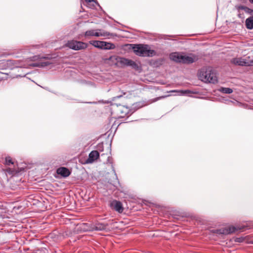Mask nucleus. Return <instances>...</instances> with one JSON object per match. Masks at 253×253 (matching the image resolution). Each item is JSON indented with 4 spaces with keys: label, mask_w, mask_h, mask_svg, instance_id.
<instances>
[{
    "label": "nucleus",
    "mask_w": 253,
    "mask_h": 253,
    "mask_svg": "<svg viewBox=\"0 0 253 253\" xmlns=\"http://www.w3.org/2000/svg\"><path fill=\"white\" fill-rule=\"evenodd\" d=\"M169 58L175 62L183 64L193 63L199 59L198 55L194 54H184L179 52L171 53Z\"/></svg>",
    "instance_id": "nucleus-1"
},
{
    "label": "nucleus",
    "mask_w": 253,
    "mask_h": 253,
    "mask_svg": "<svg viewBox=\"0 0 253 253\" xmlns=\"http://www.w3.org/2000/svg\"><path fill=\"white\" fill-rule=\"evenodd\" d=\"M134 53L140 56H153L156 55V51L150 49L148 45L130 44Z\"/></svg>",
    "instance_id": "nucleus-2"
},
{
    "label": "nucleus",
    "mask_w": 253,
    "mask_h": 253,
    "mask_svg": "<svg viewBox=\"0 0 253 253\" xmlns=\"http://www.w3.org/2000/svg\"><path fill=\"white\" fill-rule=\"evenodd\" d=\"M199 79H215L216 73L211 67H204L198 71Z\"/></svg>",
    "instance_id": "nucleus-3"
},
{
    "label": "nucleus",
    "mask_w": 253,
    "mask_h": 253,
    "mask_svg": "<svg viewBox=\"0 0 253 253\" xmlns=\"http://www.w3.org/2000/svg\"><path fill=\"white\" fill-rule=\"evenodd\" d=\"M89 43L95 47L101 49L109 50L113 49L115 48V45L114 43L108 42L104 41H90Z\"/></svg>",
    "instance_id": "nucleus-4"
},
{
    "label": "nucleus",
    "mask_w": 253,
    "mask_h": 253,
    "mask_svg": "<svg viewBox=\"0 0 253 253\" xmlns=\"http://www.w3.org/2000/svg\"><path fill=\"white\" fill-rule=\"evenodd\" d=\"M231 63L235 65L250 66L253 65V59L248 56L245 58H234L231 59Z\"/></svg>",
    "instance_id": "nucleus-5"
},
{
    "label": "nucleus",
    "mask_w": 253,
    "mask_h": 253,
    "mask_svg": "<svg viewBox=\"0 0 253 253\" xmlns=\"http://www.w3.org/2000/svg\"><path fill=\"white\" fill-rule=\"evenodd\" d=\"M113 34L101 29L90 30L85 32L84 36L88 37L90 36L108 37L112 36Z\"/></svg>",
    "instance_id": "nucleus-6"
},
{
    "label": "nucleus",
    "mask_w": 253,
    "mask_h": 253,
    "mask_svg": "<svg viewBox=\"0 0 253 253\" xmlns=\"http://www.w3.org/2000/svg\"><path fill=\"white\" fill-rule=\"evenodd\" d=\"M66 46L71 49L75 50H79L85 49L87 47V43L77 41H70L66 44Z\"/></svg>",
    "instance_id": "nucleus-7"
},
{
    "label": "nucleus",
    "mask_w": 253,
    "mask_h": 253,
    "mask_svg": "<svg viewBox=\"0 0 253 253\" xmlns=\"http://www.w3.org/2000/svg\"><path fill=\"white\" fill-rule=\"evenodd\" d=\"M116 65L119 67L131 66L134 68L137 67L136 63L130 59L122 57H117L116 58Z\"/></svg>",
    "instance_id": "nucleus-8"
},
{
    "label": "nucleus",
    "mask_w": 253,
    "mask_h": 253,
    "mask_svg": "<svg viewBox=\"0 0 253 253\" xmlns=\"http://www.w3.org/2000/svg\"><path fill=\"white\" fill-rule=\"evenodd\" d=\"M50 61L45 58H42L39 61L29 64L32 67H44L50 65Z\"/></svg>",
    "instance_id": "nucleus-9"
},
{
    "label": "nucleus",
    "mask_w": 253,
    "mask_h": 253,
    "mask_svg": "<svg viewBox=\"0 0 253 253\" xmlns=\"http://www.w3.org/2000/svg\"><path fill=\"white\" fill-rule=\"evenodd\" d=\"M110 206L112 209L115 210L119 213H122L124 211V208L122 203L117 200L113 201L111 204Z\"/></svg>",
    "instance_id": "nucleus-10"
},
{
    "label": "nucleus",
    "mask_w": 253,
    "mask_h": 253,
    "mask_svg": "<svg viewBox=\"0 0 253 253\" xmlns=\"http://www.w3.org/2000/svg\"><path fill=\"white\" fill-rule=\"evenodd\" d=\"M129 111L130 110L128 107L121 105L118 106L117 110V113L121 118L125 117L129 113Z\"/></svg>",
    "instance_id": "nucleus-11"
},
{
    "label": "nucleus",
    "mask_w": 253,
    "mask_h": 253,
    "mask_svg": "<svg viewBox=\"0 0 253 253\" xmlns=\"http://www.w3.org/2000/svg\"><path fill=\"white\" fill-rule=\"evenodd\" d=\"M99 156V153L97 151H92L89 154L88 158L86 160L87 164L92 163L97 160Z\"/></svg>",
    "instance_id": "nucleus-12"
},
{
    "label": "nucleus",
    "mask_w": 253,
    "mask_h": 253,
    "mask_svg": "<svg viewBox=\"0 0 253 253\" xmlns=\"http://www.w3.org/2000/svg\"><path fill=\"white\" fill-rule=\"evenodd\" d=\"M108 224L103 223H97L95 225H93L89 229L91 231H101L106 229Z\"/></svg>",
    "instance_id": "nucleus-13"
},
{
    "label": "nucleus",
    "mask_w": 253,
    "mask_h": 253,
    "mask_svg": "<svg viewBox=\"0 0 253 253\" xmlns=\"http://www.w3.org/2000/svg\"><path fill=\"white\" fill-rule=\"evenodd\" d=\"M239 229H237L236 227L232 226L228 228H225L223 229H220L217 231V233L219 234H229L235 232L236 231L238 230Z\"/></svg>",
    "instance_id": "nucleus-14"
},
{
    "label": "nucleus",
    "mask_w": 253,
    "mask_h": 253,
    "mask_svg": "<svg viewBox=\"0 0 253 253\" xmlns=\"http://www.w3.org/2000/svg\"><path fill=\"white\" fill-rule=\"evenodd\" d=\"M57 173L64 177L68 176L71 173L69 169L65 167L58 168L57 169Z\"/></svg>",
    "instance_id": "nucleus-15"
},
{
    "label": "nucleus",
    "mask_w": 253,
    "mask_h": 253,
    "mask_svg": "<svg viewBox=\"0 0 253 253\" xmlns=\"http://www.w3.org/2000/svg\"><path fill=\"white\" fill-rule=\"evenodd\" d=\"M246 26L247 29L252 30L253 29V16H251L246 20Z\"/></svg>",
    "instance_id": "nucleus-16"
},
{
    "label": "nucleus",
    "mask_w": 253,
    "mask_h": 253,
    "mask_svg": "<svg viewBox=\"0 0 253 253\" xmlns=\"http://www.w3.org/2000/svg\"><path fill=\"white\" fill-rule=\"evenodd\" d=\"M218 90L220 92H222L223 93H226V94H230L233 92L232 89H231L230 88H228V87H220L218 89Z\"/></svg>",
    "instance_id": "nucleus-17"
},
{
    "label": "nucleus",
    "mask_w": 253,
    "mask_h": 253,
    "mask_svg": "<svg viewBox=\"0 0 253 253\" xmlns=\"http://www.w3.org/2000/svg\"><path fill=\"white\" fill-rule=\"evenodd\" d=\"M168 92H178L180 93L181 95H184L188 93H191V91L190 90L187 89V90H171L169 91H168Z\"/></svg>",
    "instance_id": "nucleus-18"
},
{
    "label": "nucleus",
    "mask_w": 253,
    "mask_h": 253,
    "mask_svg": "<svg viewBox=\"0 0 253 253\" xmlns=\"http://www.w3.org/2000/svg\"><path fill=\"white\" fill-rule=\"evenodd\" d=\"M7 64L11 65L13 67H17L18 65L16 62V61L12 60H7Z\"/></svg>",
    "instance_id": "nucleus-19"
},
{
    "label": "nucleus",
    "mask_w": 253,
    "mask_h": 253,
    "mask_svg": "<svg viewBox=\"0 0 253 253\" xmlns=\"http://www.w3.org/2000/svg\"><path fill=\"white\" fill-rule=\"evenodd\" d=\"M5 164L7 165H10L13 164V162H12V160L10 157L5 158Z\"/></svg>",
    "instance_id": "nucleus-20"
},
{
    "label": "nucleus",
    "mask_w": 253,
    "mask_h": 253,
    "mask_svg": "<svg viewBox=\"0 0 253 253\" xmlns=\"http://www.w3.org/2000/svg\"><path fill=\"white\" fill-rule=\"evenodd\" d=\"M170 96V95H163V96H159V97H156V98H155L153 99V102H156L158 100H160V99H164V98H166L167 97H168Z\"/></svg>",
    "instance_id": "nucleus-21"
},
{
    "label": "nucleus",
    "mask_w": 253,
    "mask_h": 253,
    "mask_svg": "<svg viewBox=\"0 0 253 253\" xmlns=\"http://www.w3.org/2000/svg\"><path fill=\"white\" fill-rule=\"evenodd\" d=\"M204 81V80H202ZM204 82L206 84L208 83H212L213 84H217L218 83V80H204Z\"/></svg>",
    "instance_id": "nucleus-22"
},
{
    "label": "nucleus",
    "mask_w": 253,
    "mask_h": 253,
    "mask_svg": "<svg viewBox=\"0 0 253 253\" xmlns=\"http://www.w3.org/2000/svg\"><path fill=\"white\" fill-rule=\"evenodd\" d=\"M146 87H147V88H149V89H150V88H151V89H155V90H158V89H159V87H156V86H151L150 87L149 86H146Z\"/></svg>",
    "instance_id": "nucleus-23"
},
{
    "label": "nucleus",
    "mask_w": 253,
    "mask_h": 253,
    "mask_svg": "<svg viewBox=\"0 0 253 253\" xmlns=\"http://www.w3.org/2000/svg\"><path fill=\"white\" fill-rule=\"evenodd\" d=\"M85 1L88 4H89L90 3L93 1V0H85Z\"/></svg>",
    "instance_id": "nucleus-24"
},
{
    "label": "nucleus",
    "mask_w": 253,
    "mask_h": 253,
    "mask_svg": "<svg viewBox=\"0 0 253 253\" xmlns=\"http://www.w3.org/2000/svg\"><path fill=\"white\" fill-rule=\"evenodd\" d=\"M158 83L160 84H166V83L165 82H158Z\"/></svg>",
    "instance_id": "nucleus-25"
},
{
    "label": "nucleus",
    "mask_w": 253,
    "mask_h": 253,
    "mask_svg": "<svg viewBox=\"0 0 253 253\" xmlns=\"http://www.w3.org/2000/svg\"><path fill=\"white\" fill-rule=\"evenodd\" d=\"M18 76H19V77H21V78H22V77H24L25 76V75H18ZM17 77H18V76H17Z\"/></svg>",
    "instance_id": "nucleus-26"
},
{
    "label": "nucleus",
    "mask_w": 253,
    "mask_h": 253,
    "mask_svg": "<svg viewBox=\"0 0 253 253\" xmlns=\"http://www.w3.org/2000/svg\"><path fill=\"white\" fill-rule=\"evenodd\" d=\"M251 3L253 4V0H250L249 1Z\"/></svg>",
    "instance_id": "nucleus-27"
},
{
    "label": "nucleus",
    "mask_w": 253,
    "mask_h": 253,
    "mask_svg": "<svg viewBox=\"0 0 253 253\" xmlns=\"http://www.w3.org/2000/svg\"><path fill=\"white\" fill-rule=\"evenodd\" d=\"M121 96H122V95H119V96H118L117 97L119 98V97H120Z\"/></svg>",
    "instance_id": "nucleus-28"
},
{
    "label": "nucleus",
    "mask_w": 253,
    "mask_h": 253,
    "mask_svg": "<svg viewBox=\"0 0 253 253\" xmlns=\"http://www.w3.org/2000/svg\"><path fill=\"white\" fill-rule=\"evenodd\" d=\"M252 12H253V10H252Z\"/></svg>",
    "instance_id": "nucleus-29"
}]
</instances>
